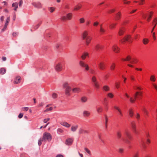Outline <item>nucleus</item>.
Masks as SVG:
<instances>
[{"label":"nucleus","mask_w":157,"mask_h":157,"mask_svg":"<svg viewBox=\"0 0 157 157\" xmlns=\"http://www.w3.org/2000/svg\"><path fill=\"white\" fill-rule=\"evenodd\" d=\"M119 41L121 44H124L125 43V42L126 41L125 40V39H124V37L121 40H120Z\"/></svg>","instance_id":"49"},{"label":"nucleus","mask_w":157,"mask_h":157,"mask_svg":"<svg viewBox=\"0 0 157 157\" xmlns=\"http://www.w3.org/2000/svg\"><path fill=\"white\" fill-rule=\"evenodd\" d=\"M91 21L89 20H87L86 21V25L87 26H88L90 24Z\"/></svg>","instance_id":"54"},{"label":"nucleus","mask_w":157,"mask_h":157,"mask_svg":"<svg viewBox=\"0 0 157 157\" xmlns=\"http://www.w3.org/2000/svg\"><path fill=\"white\" fill-rule=\"evenodd\" d=\"M106 31V30L103 27L102 24H101L100 25V28L99 29V32L101 34H104Z\"/></svg>","instance_id":"19"},{"label":"nucleus","mask_w":157,"mask_h":157,"mask_svg":"<svg viewBox=\"0 0 157 157\" xmlns=\"http://www.w3.org/2000/svg\"><path fill=\"white\" fill-rule=\"evenodd\" d=\"M21 80V77L19 76H17L14 79L13 82L14 84H17L20 82Z\"/></svg>","instance_id":"20"},{"label":"nucleus","mask_w":157,"mask_h":157,"mask_svg":"<svg viewBox=\"0 0 157 157\" xmlns=\"http://www.w3.org/2000/svg\"><path fill=\"white\" fill-rule=\"evenodd\" d=\"M115 86L116 88L118 89L120 86V82H116L115 83Z\"/></svg>","instance_id":"51"},{"label":"nucleus","mask_w":157,"mask_h":157,"mask_svg":"<svg viewBox=\"0 0 157 157\" xmlns=\"http://www.w3.org/2000/svg\"><path fill=\"white\" fill-rule=\"evenodd\" d=\"M117 138L119 139L122 137V134L120 131H117Z\"/></svg>","instance_id":"28"},{"label":"nucleus","mask_w":157,"mask_h":157,"mask_svg":"<svg viewBox=\"0 0 157 157\" xmlns=\"http://www.w3.org/2000/svg\"><path fill=\"white\" fill-rule=\"evenodd\" d=\"M136 118L137 120H139L140 118V115L138 113H136Z\"/></svg>","instance_id":"61"},{"label":"nucleus","mask_w":157,"mask_h":157,"mask_svg":"<svg viewBox=\"0 0 157 157\" xmlns=\"http://www.w3.org/2000/svg\"><path fill=\"white\" fill-rule=\"evenodd\" d=\"M88 32L85 30L82 33V38L83 40L85 39L86 38H87L88 36H88Z\"/></svg>","instance_id":"16"},{"label":"nucleus","mask_w":157,"mask_h":157,"mask_svg":"<svg viewBox=\"0 0 157 157\" xmlns=\"http://www.w3.org/2000/svg\"><path fill=\"white\" fill-rule=\"evenodd\" d=\"M61 124L67 128H69L70 127L71 125L66 122H63L61 123Z\"/></svg>","instance_id":"30"},{"label":"nucleus","mask_w":157,"mask_h":157,"mask_svg":"<svg viewBox=\"0 0 157 157\" xmlns=\"http://www.w3.org/2000/svg\"><path fill=\"white\" fill-rule=\"evenodd\" d=\"M129 114L131 117H132L133 115V111L132 109H131L129 110Z\"/></svg>","instance_id":"41"},{"label":"nucleus","mask_w":157,"mask_h":157,"mask_svg":"<svg viewBox=\"0 0 157 157\" xmlns=\"http://www.w3.org/2000/svg\"><path fill=\"white\" fill-rule=\"evenodd\" d=\"M92 39V37L90 36L84 40H85L86 44V46L89 45V44L91 42Z\"/></svg>","instance_id":"11"},{"label":"nucleus","mask_w":157,"mask_h":157,"mask_svg":"<svg viewBox=\"0 0 157 157\" xmlns=\"http://www.w3.org/2000/svg\"><path fill=\"white\" fill-rule=\"evenodd\" d=\"M153 13L152 12H150L147 14H144L143 15V18L144 19H146L147 16H148L147 18V21L149 22L150 21Z\"/></svg>","instance_id":"6"},{"label":"nucleus","mask_w":157,"mask_h":157,"mask_svg":"<svg viewBox=\"0 0 157 157\" xmlns=\"http://www.w3.org/2000/svg\"><path fill=\"white\" fill-rule=\"evenodd\" d=\"M89 133V131L87 130H84L82 129H80L79 131V133L80 134H88Z\"/></svg>","instance_id":"21"},{"label":"nucleus","mask_w":157,"mask_h":157,"mask_svg":"<svg viewBox=\"0 0 157 157\" xmlns=\"http://www.w3.org/2000/svg\"><path fill=\"white\" fill-rule=\"evenodd\" d=\"M114 108L117 111L118 113L122 111L121 109L119 106L115 105L114 106Z\"/></svg>","instance_id":"46"},{"label":"nucleus","mask_w":157,"mask_h":157,"mask_svg":"<svg viewBox=\"0 0 157 157\" xmlns=\"http://www.w3.org/2000/svg\"><path fill=\"white\" fill-rule=\"evenodd\" d=\"M136 100L134 98L133 99L132 98H131L130 99V101L131 103H134L135 102Z\"/></svg>","instance_id":"62"},{"label":"nucleus","mask_w":157,"mask_h":157,"mask_svg":"<svg viewBox=\"0 0 157 157\" xmlns=\"http://www.w3.org/2000/svg\"><path fill=\"white\" fill-rule=\"evenodd\" d=\"M63 65L61 63H59L56 64L55 68L56 70L58 71H60L62 70Z\"/></svg>","instance_id":"5"},{"label":"nucleus","mask_w":157,"mask_h":157,"mask_svg":"<svg viewBox=\"0 0 157 157\" xmlns=\"http://www.w3.org/2000/svg\"><path fill=\"white\" fill-rule=\"evenodd\" d=\"M123 2H124V4H129L130 3V1H127V0H123Z\"/></svg>","instance_id":"56"},{"label":"nucleus","mask_w":157,"mask_h":157,"mask_svg":"<svg viewBox=\"0 0 157 157\" xmlns=\"http://www.w3.org/2000/svg\"><path fill=\"white\" fill-rule=\"evenodd\" d=\"M125 135L128 139L131 140L132 139V136L130 132L128 130H126L124 132Z\"/></svg>","instance_id":"9"},{"label":"nucleus","mask_w":157,"mask_h":157,"mask_svg":"<svg viewBox=\"0 0 157 157\" xmlns=\"http://www.w3.org/2000/svg\"><path fill=\"white\" fill-rule=\"evenodd\" d=\"M48 10L51 13H52L54 11L55 8L53 7H51L49 8Z\"/></svg>","instance_id":"53"},{"label":"nucleus","mask_w":157,"mask_h":157,"mask_svg":"<svg viewBox=\"0 0 157 157\" xmlns=\"http://www.w3.org/2000/svg\"><path fill=\"white\" fill-rule=\"evenodd\" d=\"M121 17V14L120 12H119L116 14L115 18L116 21H119L120 20Z\"/></svg>","instance_id":"14"},{"label":"nucleus","mask_w":157,"mask_h":157,"mask_svg":"<svg viewBox=\"0 0 157 157\" xmlns=\"http://www.w3.org/2000/svg\"><path fill=\"white\" fill-rule=\"evenodd\" d=\"M124 37L126 41H128L129 43H131L132 42L133 40L132 39V37L130 35H128L125 36Z\"/></svg>","instance_id":"10"},{"label":"nucleus","mask_w":157,"mask_h":157,"mask_svg":"<svg viewBox=\"0 0 157 157\" xmlns=\"http://www.w3.org/2000/svg\"><path fill=\"white\" fill-rule=\"evenodd\" d=\"M71 87H70L66 88L65 90V94L67 96L71 95L70 92L71 91Z\"/></svg>","instance_id":"15"},{"label":"nucleus","mask_w":157,"mask_h":157,"mask_svg":"<svg viewBox=\"0 0 157 157\" xmlns=\"http://www.w3.org/2000/svg\"><path fill=\"white\" fill-rule=\"evenodd\" d=\"M81 101L82 102H86L87 100V98L86 97L83 96L81 98Z\"/></svg>","instance_id":"39"},{"label":"nucleus","mask_w":157,"mask_h":157,"mask_svg":"<svg viewBox=\"0 0 157 157\" xmlns=\"http://www.w3.org/2000/svg\"><path fill=\"white\" fill-rule=\"evenodd\" d=\"M83 68H85V70L86 71H88L89 70V66L87 64L85 65V67H83Z\"/></svg>","instance_id":"57"},{"label":"nucleus","mask_w":157,"mask_h":157,"mask_svg":"<svg viewBox=\"0 0 157 157\" xmlns=\"http://www.w3.org/2000/svg\"><path fill=\"white\" fill-rule=\"evenodd\" d=\"M139 5H143L145 3V0H140Z\"/></svg>","instance_id":"48"},{"label":"nucleus","mask_w":157,"mask_h":157,"mask_svg":"<svg viewBox=\"0 0 157 157\" xmlns=\"http://www.w3.org/2000/svg\"><path fill=\"white\" fill-rule=\"evenodd\" d=\"M114 108L117 111L118 113L122 111L121 109L119 106L115 105L114 106Z\"/></svg>","instance_id":"45"},{"label":"nucleus","mask_w":157,"mask_h":157,"mask_svg":"<svg viewBox=\"0 0 157 157\" xmlns=\"http://www.w3.org/2000/svg\"><path fill=\"white\" fill-rule=\"evenodd\" d=\"M107 96L110 98H113L114 96L113 94L111 93H110L107 94Z\"/></svg>","instance_id":"55"},{"label":"nucleus","mask_w":157,"mask_h":157,"mask_svg":"<svg viewBox=\"0 0 157 157\" xmlns=\"http://www.w3.org/2000/svg\"><path fill=\"white\" fill-rule=\"evenodd\" d=\"M52 96L53 98H56L57 97V94L55 93H53L52 94Z\"/></svg>","instance_id":"60"},{"label":"nucleus","mask_w":157,"mask_h":157,"mask_svg":"<svg viewBox=\"0 0 157 157\" xmlns=\"http://www.w3.org/2000/svg\"><path fill=\"white\" fill-rule=\"evenodd\" d=\"M72 92L75 93H78L81 92V90L79 87H76L73 88L72 89Z\"/></svg>","instance_id":"13"},{"label":"nucleus","mask_w":157,"mask_h":157,"mask_svg":"<svg viewBox=\"0 0 157 157\" xmlns=\"http://www.w3.org/2000/svg\"><path fill=\"white\" fill-rule=\"evenodd\" d=\"M139 92H136L135 93V94L134 95V98L135 99H136L138 98V96H139Z\"/></svg>","instance_id":"52"},{"label":"nucleus","mask_w":157,"mask_h":157,"mask_svg":"<svg viewBox=\"0 0 157 157\" xmlns=\"http://www.w3.org/2000/svg\"><path fill=\"white\" fill-rule=\"evenodd\" d=\"M78 128V125L72 126L71 127V130L73 132H75Z\"/></svg>","instance_id":"38"},{"label":"nucleus","mask_w":157,"mask_h":157,"mask_svg":"<svg viewBox=\"0 0 157 157\" xmlns=\"http://www.w3.org/2000/svg\"><path fill=\"white\" fill-rule=\"evenodd\" d=\"M79 63L80 66L83 68V67H85V65H86L87 64L86 63L84 62H83L82 61H80Z\"/></svg>","instance_id":"37"},{"label":"nucleus","mask_w":157,"mask_h":157,"mask_svg":"<svg viewBox=\"0 0 157 157\" xmlns=\"http://www.w3.org/2000/svg\"><path fill=\"white\" fill-rule=\"evenodd\" d=\"M117 23H112L109 25V27L110 29H115L116 25H117Z\"/></svg>","instance_id":"23"},{"label":"nucleus","mask_w":157,"mask_h":157,"mask_svg":"<svg viewBox=\"0 0 157 157\" xmlns=\"http://www.w3.org/2000/svg\"><path fill=\"white\" fill-rule=\"evenodd\" d=\"M63 88L66 89V88L70 87V86H69V84L67 82H65L63 84Z\"/></svg>","instance_id":"44"},{"label":"nucleus","mask_w":157,"mask_h":157,"mask_svg":"<svg viewBox=\"0 0 157 157\" xmlns=\"http://www.w3.org/2000/svg\"><path fill=\"white\" fill-rule=\"evenodd\" d=\"M133 157H139V153L138 152H137L133 156Z\"/></svg>","instance_id":"64"},{"label":"nucleus","mask_w":157,"mask_h":157,"mask_svg":"<svg viewBox=\"0 0 157 157\" xmlns=\"http://www.w3.org/2000/svg\"><path fill=\"white\" fill-rule=\"evenodd\" d=\"M89 72L90 74L93 75H95L96 74L95 71L93 69L90 68V69H89Z\"/></svg>","instance_id":"43"},{"label":"nucleus","mask_w":157,"mask_h":157,"mask_svg":"<svg viewBox=\"0 0 157 157\" xmlns=\"http://www.w3.org/2000/svg\"><path fill=\"white\" fill-rule=\"evenodd\" d=\"M101 48H102L101 46L99 44H98V45H96L95 47V49L97 50H98V49H101Z\"/></svg>","instance_id":"50"},{"label":"nucleus","mask_w":157,"mask_h":157,"mask_svg":"<svg viewBox=\"0 0 157 157\" xmlns=\"http://www.w3.org/2000/svg\"><path fill=\"white\" fill-rule=\"evenodd\" d=\"M32 5L36 8H40L42 7L41 4L39 2H33L32 3Z\"/></svg>","instance_id":"22"},{"label":"nucleus","mask_w":157,"mask_h":157,"mask_svg":"<svg viewBox=\"0 0 157 157\" xmlns=\"http://www.w3.org/2000/svg\"><path fill=\"white\" fill-rule=\"evenodd\" d=\"M113 51L115 53H118L119 52L120 48L117 45H114L112 47Z\"/></svg>","instance_id":"12"},{"label":"nucleus","mask_w":157,"mask_h":157,"mask_svg":"<svg viewBox=\"0 0 157 157\" xmlns=\"http://www.w3.org/2000/svg\"><path fill=\"white\" fill-rule=\"evenodd\" d=\"M131 60L130 61V63L132 64H136L138 62V59L135 58H131Z\"/></svg>","instance_id":"26"},{"label":"nucleus","mask_w":157,"mask_h":157,"mask_svg":"<svg viewBox=\"0 0 157 157\" xmlns=\"http://www.w3.org/2000/svg\"><path fill=\"white\" fill-rule=\"evenodd\" d=\"M152 24L153 25H154L153 26V27L152 28L151 33H152L153 31H154V29L155 27L156 24H157V18L155 17L153 20V22H152Z\"/></svg>","instance_id":"18"},{"label":"nucleus","mask_w":157,"mask_h":157,"mask_svg":"<svg viewBox=\"0 0 157 157\" xmlns=\"http://www.w3.org/2000/svg\"><path fill=\"white\" fill-rule=\"evenodd\" d=\"M82 5L81 4H79L76 6L74 9V11H77L80 10L82 7Z\"/></svg>","instance_id":"32"},{"label":"nucleus","mask_w":157,"mask_h":157,"mask_svg":"<svg viewBox=\"0 0 157 157\" xmlns=\"http://www.w3.org/2000/svg\"><path fill=\"white\" fill-rule=\"evenodd\" d=\"M116 66V64L115 63H112L110 67V70L112 71H114L115 68Z\"/></svg>","instance_id":"29"},{"label":"nucleus","mask_w":157,"mask_h":157,"mask_svg":"<svg viewBox=\"0 0 157 157\" xmlns=\"http://www.w3.org/2000/svg\"><path fill=\"white\" fill-rule=\"evenodd\" d=\"M98 66L99 69L101 70H103L105 68V63L103 62H100L98 64Z\"/></svg>","instance_id":"8"},{"label":"nucleus","mask_w":157,"mask_h":157,"mask_svg":"<svg viewBox=\"0 0 157 157\" xmlns=\"http://www.w3.org/2000/svg\"><path fill=\"white\" fill-rule=\"evenodd\" d=\"M131 126L133 133L136 135L139 134V132L136 129V123L135 121L131 122Z\"/></svg>","instance_id":"3"},{"label":"nucleus","mask_w":157,"mask_h":157,"mask_svg":"<svg viewBox=\"0 0 157 157\" xmlns=\"http://www.w3.org/2000/svg\"><path fill=\"white\" fill-rule=\"evenodd\" d=\"M131 57L130 56H128L125 58H123L122 60L124 61H128L131 59Z\"/></svg>","instance_id":"34"},{"label":"nucleus","mask_w":157,"mask_h":157,"mask_svg":"<svg viewBox=\"0 0 157 157\" xmlns=\"http://www.w3.org/2000/svg\"><path fill=\"white\" fill-rule=\"evenodd\" d=\"M103 89L104 91L107 92L109 91L110 88L108 86L105 85L103 86Z\"/></svg>","instance_id":"27"},{"label":"nucleus","mask_w":157,"mask_h":157,"mask_svg":"<svg viewBox=\"0 0 157 157\" xmlns=\"http://www.w3.org/2000/svg\"><path fill=\"white\" fill-rule=\"evenodd\" d=\"M99 23L98 22L95 21L93 25L94 26L96 27V26H98V25H99Z\"/></svg>","instance_id":"63"},{"label":"nucleus","mask_w":157,"mask_h":157,"mask_svg":"<svg viewBox=\"0 0 157 157\" xmlns=\"http://www.w3.org/2000/svg\"><path fill=\"white\" fill-rule=\"evenodd\" d=\"M89 54L87 52H84L82 55L81 56V58L83 60H84L86 57H88Z\"/></svg>","instance_id":"25"},{"label":"nucleus","mask_w":157,"mask_h":157,"mask_svg":"<svg viewBox=\"0 0 157 157\" xmlns=\"http://www.w3.org/2000/svg\"><path fill=\"white\" fill-rule=\"evenodd\" d=\"M142 42H143V43L144 44L146 45L148 43V42H149V40L147 38H144Z\"/></svg>","instance_id":"36"},{"label":"nucleus","mask_w":157,"mask_h":157,"mask_svg":"<svg viewBox=\"0 0 157 157\" xmlns=\"http://www.w3.org/2000/svg\"><path fill=\"white\" fill-rule=\"evenodd\" d=\"M10 17H9L7 18L6 19V23L5 24L6 25V24H7V25H8L9 23L10 22Z\"/></svg>","instance_id":"59"},{"label":"nucleus","mask_w":157,"mask_h":157,"mask_svg":"<svg viewBox=\"0 0 157 157\" xmlns=\"http://www.w3.org/2000/svg\"><path fill=\"white\" fill-rule=\"evenodd\" d=\"M90 112L88 111L85 110L83 112V115L85 117H88L90 115Z\"/></svg>","instance_id":"24"},{"label":"nucleus","mask_w":157,"mask_h":157,"mask_svg":"<svg viewBox=\"0 0 157 157\" xmlns=\"http://www.w3.org/2000/svg\"><path fill=\"white\" fill-rule=\"evenodd\" d=\"M52 139V136L49 133L45 132L43 134L42 139L44 140H47L48 141H50Z\"/></svg>","instance_id":"4"},{"label":"nucleus","mask_w":157,"mask_h":157,"mask_svg":"<svg viewBox=\"0 0 157 157\" xmlns=\"http://www.w3.org/2000/svg\"><path fill=\"white\" fill-rule=\"evenodd\" d=\"M150 80L151 82H155L156 80L155 76L154 75H151L150 77Z\"/></svg>","instance_id":"31"},{"label":"nucleus","mask_w":157,"mask_h":157,"mask_svg":"<svg viewBox=\"0 0 157 157\" xmlns=\"http://www.w3.org/2000/svg\"><path fill=\"white\" fill-rule=\"evenodd\" d=\"M6 72V70L4 68H1L0 69V74L2 75L4 74Z\"/></svg>","instance_id":"40"},{"label":"nucleus","mask_w":157,"mask_h":157,"mask_svg":"<svg viewBox=\"0 0 157 157\" xmlns=\"http://www.w3.org/2000/svg\"><path fill=\"white\" fill-rule=\"evenodd\" d=\"M142 110L146 115L147 116H148L149 112L145 107H143Z\"/></svg>","instance_id":"33"},{"label":"nucleus","mask_w":157,"mask_h":157,"mask_svg":"<svg viewBox=\"0 0 157 157\" xmlns=\"http://www.w3.org/2000/svg\"><path fill=\"white\" fill-rule=\"evenodd\" d=\"M18 4L17 2L13 3L12 4V7H15L14 8V10L15 11H17V9L18 8Z\"/></svg>","instance_id":"35"},{"label":"nucleus","mask_w":157,"mask_h":157,"mask_svg":"<svg viewBox=\"0 0 157 157\" xmlns=\"http://www.w3.org/2000/svg\"><path fill=\"white\" fill-rule=\"evenodd\" d=\"M103 109L101 107H98L97 109V111L98 113H102L103 111Z\"/></svg>","instance_id":"42"},{"label":"nucleus","mask_w":157,"mask_h":157,"mask_svg":"<svg viewBox=\"0 0 157 157\" xmlns=\"http://www.w3.org/2000/svg\"><path fill=\"white\" fill-rule=\"evenodd\" d=\"M79 21L80 24H83L85 22V19L83 17H82L79 19Z\"/></svg>","instance_id":"47"},{"label":"nucleus","mask_w":157,"mask_h":157,"mask_svg":"<svg viewBox=\"0 0 157 157\" xmlns=\"http://www.w3.org/2000/svg\"><path fill=\"white\" fill-rule=\"evenodd\" d=\"M73 141V140L72 138H68L66 140L65 144L68 145H71Z\"/></svg>","instance_id":"17"},{"label":"nucleus","mask_w":157,"mask_h":157,"mask_svg":"<svg viewBox=\"0 0 157 157\" xmlns=\"http://www.w3.org/2000/svg\"><path fill=\"white\" fill-rule=\"evenodd\" d=\"M140 37V35L138 34H136L134 36V39L135 40L137 39H139Z\"/></svg>","instance_id":"58"},{"label":"nucleus","mask_w":157,"mask_h":157,"mask_svg":"<svg viewBox=\"0 0 157 157\" xmlns=\"http://www.w3.org/2000/svg\"><path fill=\"white\" fill-rule=\"evenodd\" d=\"M72 17V14L69 13L66 15L62 16L60 18V20L62 21H67L71 20Z\"/></svg>","instance_id":"1"},{"label":"nucleus","mask_w":157,"mask_h":157,"mask_svg":"<svg viewBox=\"0 0 157 157\" xmlns=\"http://www.w3.org/2000/svg\"><path fill=\"white\" fill-rule=\"evenodd\" d=\"M91 81L94 83V87L97 89L99 88L100 86L98 82L97 81L96 77L95 75H93L92 77Z\"/></svg>","instance_id":"2"},{"label":"nucleus","mask_w":157,"mask_h":157,"mask_svg":"<svg viewBox=\"0 0 157 157\" xmlns=\"http://www.w3.org/2000/svg\"><path fill=\"white\" fill-rule=\"evenodd\" d=\"M125 31V29L124 27L120 28L118 31V34L119 36H121L124 35Z\"/></svg>","instance_id":"7"}]
</instances>
